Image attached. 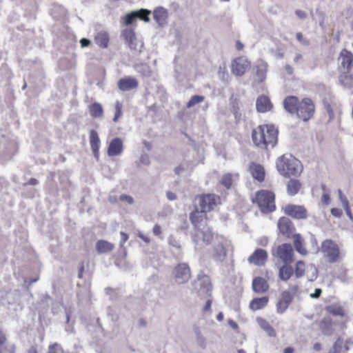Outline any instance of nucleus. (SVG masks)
<instances>
[{"instance_id":"60","label":"nucleus","mask_w":353,"mask_h":353,"mask_svg":"<svg viewBox=\"0 0 353 353\" xmlns=\"http://www.w3.org/2000/svg\"><path fill=\"white\" fill-rule=\"evenodd\" d=\"M321 201L325 205H328L330 202V197L329 194L324 192L321 196Z\"/></svg>"},{"instance_id":"9","label":"nucleus","mask_w":353,"mask_h":353,"mask_svg":"<svg viewBox=\"0 0 353 353\" xmlns=\"http://www.w3.org/2000/svg\"><path fill=\"white\" fill-rule=\"evenodd\" d=\"M272 254L279 258L283 263H292L293 262L294 250L291 244L283 243L276 248Z\"/></svg>"},{"instance_id":"43","label":"nucleus","mask_w":353,"mask_h":353,"mask_svg":"<svg viewBox=\"0 0 353 353\" xmlns=\"http://www.w3.org/2000/svg\"><path fill=\"white\" fill-rule=\"evenodd\" d=\"M137 12L134 10L127 13L123 17V23L125 26H131L137 17Z\"/></svg>"},{"instance_id":"28","label":"nucleus","mask_w":353,"mask_h":353,"mask_svg":"<svg viewBox=\"0 0 353 353\" xmlns=\"http://www.w3.org/2000/svg\"><path fill=\"white\" fill-rule=\"evenodd\" d=\"M268 63L263 60H259L255 66L256 68V77L258 82H262L266 78V74L268 70Z\"/></svg>"},{"instance_id":"26","label":"nucleus","mask_w":353,"mask_h":353,"mask_svg":"<svg viewBox=\"0 0 353 353\" xmlns=\"http://www.w3.org/2000/svg\"><path fill=\"white\" fill-rule=\"evenodd\" d=\"M226 249L222 243H218L214 246L212 257L216 262H223L226 257Z\"/></svg>"},{"instance_id":"11","label":"nucleus","mask_w":353,"mask_h":353,"mask_svg":"<svg viewBox=\"0 0 353 353\" xmlns=\"http://www.w3.org/2000/svg\"><path fill=\"white\" fill-rule=\"evenodd\" d=\"M294 294L290 290H284L281 292L280 299L276 303V312L279 314H284L292 303Z\"/></svg>"},{"instance_id":"35","label":"nucleus","mask_w":353,"mask_h":353,"mask_svg":"<svg viewBox=\"0 0 353 353\" xmlns=\"http://www.w3.org/2000/svg\"><path fill=\"white\" fill-rule=\"evenodd\" d=\"M230 105L234 118L236 119H239L241 116V113L240 112L241 103L239 99L234 94L230 98Z\"/></svg>"},{"instance_id":"42","label":"nucleus","mask_w":353,"mask_h":353,"mask_svg":"<svg viewBox=\"0 0 353 353\" xmlns=\"http://www.w3.org/2000/svg\"><path fill=\"white\" fill-rule=\"evenodd\" d=\"M294 272L296 278L302 277L305 274V262L303 261H298L296 263L295 270Z\"/></svg>"},{"instance_id":"4","label":"nucleus","mask_w":353,"mask_h":353,"mask_svg":"<svg viewBox=\"0 0 353 353\" xmlns=\"http://www.w3.org/2000/svg\"><path fill=\"white\" fill-rule=\"evenodd\" d=\"M194 289L200 296L209 297L212 295V286L210 277L201 271L194 281Z\"/></svg>"},{"instance_id":"48","label":"nucleus","mask_w":353,"mask_h":353,"mask_svg":"<svg viewBox=\"0 0 353 353\" xmlns=\"http://www.w3.org/2000/svg\"><path fill=\"white\" fill-rule=\"evenodd\" d=\"M122 108V104L119 101H117L115 103V113L112 119L114 122H117L119 119L123 115Z\"/></svg>"},{"instance_id":"10","label":"nucleus","mask_w":353,"mask_h":353,"mask_svg":"<svg viewBox=\"0 0 353 353\" xmlns=\"http://www.w3.org/2000/svg\"><path fill=\"white\" fill-rule=\"evenodd\" d=\"M284 213L295 219H305L307 218V211L303 205L288 204L284 208Z\"/></svg>"},{"instance_id":"34","label":"nucleus","mask_w":353,"mask_h":353,"mask_svg":"<svg viewBox=\"0 0 353 353\" xmlns=\"http://www.w3.org/2000/svg\"><path fill=\"white\" fill-rule=\"evenodd\" d=\"M251 173L252 177L259 181L262 182L265 179V171L264 168L260 164H254L251 167Z\"/></svg>"},{"instance_id":"58","label":"nucleus","mask_w":353,"mask_h":353,"mask_svg":"<svg viewBox=\"0 0 353 353\" xmlns=\"http://www.w3.org/2000/svg\"><path fill=\"white\" fill-rule=\"evenodd\" d=\"M121 240H120V247L123 248V244L128 241V234H126L124 232H121Z\"/></svg>"},{"instance_id":"17","label":"nucleus","mask_w":353,"mask_h":353,"mask_svg":"<svg viewBox=\"0 0 353 353\" xmlns=\"http://www.w3.org/2000/svg\"><path fill=\"white\" fill-rule=\"evenodd\" d=\"M123 150V144L121 138L116 137L111 140L108 148L107 153L109 157L120 155Z\"/></svg>"},{"instance_id":"3","label":"nucleus","mask_w":353,"mask_h":353,"mask_svg":"<svg viewBox=\"0 0 353 353\" xmlns=\"http://www.w3.org/2000/svg\"><path fill=\"white\" fill-rule=\"evenodd\" d=\"M274 200L275 195L272 192L261 190L256 192L255 197L252 199V203L257 204L262 213L269 214L276 210Z\"/></svg>"},{"instance_id":"5","label":"nucleus","mask_w":353,"mask_h":353,"mask_svg":"<svg viewBox=\"0 0 353 353\" xmlns=\"http://www.w3.org/2000/svg\"><path fill=\"white\" fill-rule=\"evenodd\" d=\"M195 233L192 236L195 244V249L201 250L203 245L210 243L212 239V234L207 225H203L201 229H195Z\"/></svg>"},{"instance_id":"30","label":"nucleus","mask_w":353,"mask_h":353,"mask_svg":"<svg viewBox=\"0 0 353 353\" xmlns=\"http://www.w3.org/2000/svg\"><path fill=\"white\" fill-rule=\"evenodd\" d=\"M269 301L268 296L254 298L250 303V308L254 311L264 308Z\"/></svg>"},{"instance_id":"6","label":"nucleus","mask_w":353,"mask_h":353,"mask_svg":"<svg viewBox=\"0 0 353 353\" xmlns=\"http://www.w3.org/2000/svg\"><path fill=\"white\" fill-rule=\"evenodd\" d=\"M314 104L312 99L304 98L298 105L296 108L297 117L303 121H307L314 115Z\"/></svg>"},{"instance_id":"15","label":"nucleus","mask_w":353,"mask_h":353,"mask_svg":"<svg viewBox=\"0 0 353 353\" xmlns=\"http://www.w3.org/2000/svg\"><path fill=\"white\" fill-rule=\"evenodd\" d=\"M216 197L214 194H208L202 195L199 199V205L203 212H210L216 206Z\"/></svg>"},{"instance_id":"33","label":"nucleus","mask_w":353,"mask_h":353,"mask_svg":"<svg viewBox=\"0 0 353 353\" xmlns=\"http://www.w3.org/2000/svg\"><path fill=\"white\" fill-rule=\"evenodd\" d=\"M294 241V246L296 252L302 255H306L307 254V250L303 245V239L300 234H294L292 235Z\"/></svg>"},{"instance_id":"14","label":"nucleus","mask_w":353,"mask_h":353,"mask_svg":"<svg viewBox=\"0 0 353 353\" xmlns=\"http://www.w3.org/2000/svg\"><path fill=\"white\" fill-rule=\"evenodd\" d=\"M118 88L123 92H128L137 89L139 86L138 80L132 77H125L119 80L117 83Z\"/></svg>"},{"instance_id":"51","label":"nucleus","mask_w":353,"mask_h":353,"mask_svg":"<svg viewBox=\"0 0 353 353\" xmlns=\"http://www.w3.org/2000/svg\"><path fill=\"white\" fill-rule=\"evenodd\" d=\"M1 353H14L15 345L14 344L8 345L6 344L3 347H1Z\"/></svg>"},{"instance_id":"44","label":"nucleus","mask_w":353,"mask_h":353,"mask_svg":"<svg viewBox=\"0 0 353 353\" xmlns=\"http://www.w3.org/2000/svg\"><path fill=\"white\" fill-rule=\"evenodd\" d=\"M194 332L196 336V341L200 347L202 348H204L205 347V337L201 334V330L199 327H194Z\"/></svg>"},{"instance_id":"16","label":"nucleus","mask_w":353,"mask_h":353,"mask_svg":"<svg viewBox=\"0 0 353 353\" xmlns=\"http://www.w3.org/2000/svg\"><path fill=\"white\" fill-rule=\"evenodd\" d=\"M249 66V62L243 57H238L233 60L232 63V71L236 76H242L245 72Z\"/></svg>"},{"instance_id":"63","label":"nucleus","mask_w":353,"mask_h":353,"mask_svg":"<svg viewBox=\"0 0 353 353\" xmlns=\"http://www.w3.org/2000/svg\"><path fill=\"white\" fill-rule=\"evenodd\" d=\"M80 44L81 48L88 47L90 44V41L86 38H82L80 40Z\"/></svg>"},{"instance_id":"24","label":"nucleus","mask_w":353,"mask_h":353,"mask_svg":"<svg viewBox=\"0 0 353 353\" xmlns=\"http://www.w3.org/2000/svg\"><path fill=\"white\" fill-rule=\"evenodd\" d=\"M252 287L255 292L263 294L268 290L269 285L265 279L256 276L252 281Z\"/></svg>"},{"instance_id":"18","label":"nucleus","mask_w":353,"mask_h":353,"mask_svg":"<svg viewBox=\"0 0 353 353\" xmlns=\"http://www.w3.org/2000/svg\"><path fill=\"white\" fill-rule=\"evenodd\" d=\"M153 17L159 26H163L168 23V12L165 8L159 6L154 10Z\"/></svg>"},{"instance_id":"23","label":"nucleus","mask_w":353,"mask_h":353,"mask_svg":"<svg viewBox=\"0 0 353 353\" xmlns=\"http://www.w3.org/2000/svg\"><path fill=\"white\" fill-rule=\"evenodd\" d=\"M256 108L259 112L264 113L272 108V104L268 97L261 95L256 99Z\"/></svg>"},{"instance_id":"12","label":"nucleus","mask_w":353,"mask_h":353,"mask_svg":"<svg viewBox=\"0 0 353 353\" xmlns=\"http://www.w3.org/2000/svg\"><path fill=\"white\" fill-rule=\"evenodd\" d=\"M279 232L288 239L292 236L293 231L295 230L292 221L285 216L281 217L277 223Z\"/></svg>"},{"instance_id":"62","label":"nucleus","mask_w":353,"mask_h":353,"mask_svg":"<svg viewBox=\"0 0 353 353\" xmlns=\"http://www.w3.org/2000/svg\"><path fill=\"white\" fill-rule=\"evenodd\" d=\"M153 234L155 236H160L161 234V228L159 225L155 224L152 230Z\"/></svg>"},{"instance_id":"54","label":"nucleus","mask_w":353,"mask_h":353,"mask_svg":"<svg viewBox=\"0 0 353 353\" xmlns=\"http://www.w3.org/2000/svg\"><path fill=\"white\" fill-rule=\"evenodd\" d=\"M339 199L342 203V205L343 208L349 205V201H348L347 199L346 198V196L345 195H343V194L342 193V191L341 190H339Z\"/></svg>"},{"instance_id":"38","label":"nucleus","mask_w":353,"mask_h":353,"mask_svg":"<svg viewBox=\"0 0 353 353\" xmlns=\"http://www.w3.org/2000/svg\"><path fill=\"white\" fill-rule=\"evenodd\" d=\"M340 83L346 88L353 87V73L347 71L341 74L339 77Z\"/></svg>"},{"instance_id":"32","label":"nucleus","mask_w":353,"mask_h":353,"mask_svg":"<svg viewBox=\"0 0 353 353\" xmlns=\"http://www.w3.org/2000/svg\"><path fill=\"white\" fill-rule=\"evenodd\" d=\"M114 245L105 240H99L96 243V250L99 254L110 252L114 249Z\"/></svg>"},{"instance_id":"52","label":"nucleus","mask_w":353,"mask_h":353,"mask_svg":"<svg viewBox=\"0 0 353 353\" xmlns=\"http://www.w3.org/2000/svg\"><path fill=\"white\" fill-rule=\"evenodd\" d=\"M140 164L148 165L150 164V157L148 154H142L139 158V161L138 163V165Z\"/></svg>"},{"instance_id":"21","label":"nucleus","mask_w":353,"mask_h":353,"mask_svg":"<svg viewBox=\"0 0 353 353\" xmlns=\"http://www.w3.org/2000/svg\"><path fill=\"white\" fill-rule=\"evenodd\" d=\"M319 328L323 335L331 336L334 333V322L330 316L324 317L319 323Z\"/></svg>"},{"instance_id":"47","label":"nucleus","mask_w":353,"mask_h":353,"mask_svg":"<svg viewBox=\"0 0 353 353\" xmlns=\"http://www.w3.org/2000/svg\"><path fill=\"white\" fill-rule=\"evenodd\" d=\"M221 183L222 185L225 187L227 189H230L232 186V176L231 174H224L221 180Z\"/></svg>"},{"instance_id":"57","label":"nucleus","mask_w":353,"mask_h":353,"mask_svg":"<svg viewBox=\"0 0 353 353\" xmlns=\"http://www.w3.org/2000/svg\"><path fill=\"white\" fill-rule=\"evenodd\" d=\"M120 200L122 201H125L129 204H132L134 203V199L131 196L127 194H121L120 196Z\"/></svg>"},{"instance_id":"22","label":"nucleus","mask_w":353,"mask_h":353,"mask_svg":"<svg viewBox=\"0 0 353 353\" xmlns=\"http://www.w3.org/2000/svg\"><path fill=\"white\" fill-rule=\"evenodd\" d=\"M190 220L195 229H201L203 225H206L205 212H195L190 214Z\"/></svg>"},{"instance_id":"49","label":"nucleus","mask_w":353,"mask_h":353,"mask_svg":"<svg viewBox=\"0 0 353 353\" xmlns=\"http://www.w3.org/2000/svg\"><path fill=\"white\" fill-rule=\"evenodd\" d=\"M168 243L169 245L174 248H176V250H181V244H180V242L175 238L172 235H170L168 238Z\"/></svg>"},{"instance_id":"19","label":"nucleus","mask_w":353,"mask_h":353,"mask_svg":"<svg viewBox=\"0 0 353 353\" xmlns=\"http://www.w3.org/2000/svg\"><path fill=\"white\" fill-rule=\"evenodd\" d=\"M121 37L131 50H137V39L133 30L128 28L123 30L121 32Z\"/></svg>"},{"instance_id":"45","label":"nucleus","mask_w":353,"mask_h":353,"mask_svg":"<svg viewBox=\"0 0 353 353\" xmlns=\"http://www.w3.org/2000/svg\"><path fill=\"white\" fill-rule=\"evenodd\" d=\"M205 97L202 95H194L192 96L189 101L186 104V107L188 108H192L196 104L202 102L204 100Z\"/></svg>"},{"instance_id":"56","label":"nucleus","mask_w":353,"mask_h":353,"mask_svg":"<svg viewBox=\"0 0 353 353\" xmlns=\"http://www.w3.org/2000/svg\"><path fill=\"white\" fill-rule=\"evenodd\" d=\"M330 212L332 215L337 218H340L343 214V211L341 209L336 208H332Z\"/></svg>"},{"instance_id":"27","label":"nucleus","mask_w":353,"mask_h":353,"mask_svg":"<svg viewBox=\"0 0 353 353\" xmlns=\"http://www.w3.org/2000/svg\"><path fill=\"white\" fill-rule=\"evenodd\" d=\"M299 103V99L294 96H288L285 97L283 101L285 110L290 114H294L296 112V108H298Z\"/></svg>"},{"instance_id":"40","label":"nucleus","mask_w":353,"mask_h":353,"mask_svg":"<svg viewBox=\"0 0 353 353\" xmlns=\"http://www.w3.org/2000/svg\"><path fill=\"white\" fill-rule=\"evenodd\" d=\"M327 312L332 314L333 316H344L345 312L341 306L336 305H328L325 307Z\"/></svg>"},{"instance_id":"25","label":"nucleus","mask_w":353,"mask_h":353,"mask_svg":"<svg viewBox=\"0 0 353 353\" xmlns=\"http://www.w3.org/2000/svg\"><path fill=\"white\" fill-rule=\"evenodd\" d=\"M339 59H341V64L343 68L350 71L352 67L353 54L346 49H343L340 53Z\"/></svg>"},{"instance_id":"53","label":"nucleus","mask_w":353,"mask_h":353,"mask_svg":"<svg viewBox=\"0 0 353 353\" xmlns=\"http://www.w3.org/2000/svg\"><path fill=\"white\" fill-rule=\"evenodd\" d=\"M296 39L301 43L303 46H309L310 45V41L303 37V35L301 32L296 33Z\"/></svg>"},{"instance_id":"36","label":"nucleus","mask_w":353,"mask_h":353,"mask_svg":"<svg viewBox=\"0 0 353 353\" xmlns=\"http://www.w3.org/2000/svg\"><path fill=\"white\" fill-rule=\"evenodd\" d=\"M95 43L101 48H105L108 46L109 43V35L108 32L105 31H101L97 32L94 37Z\"/></svg>"},{"instance_id":"46","label":"nucleus","mask_w":353,"mask_h":353,"mask_svg":"<svg viewBox=\"0 0 353 353\" xmlns=\"http://www.w3.org/2000/svg\"><path fill=\"white\" fill-rule=\"evenodd\" d=\"M323 105L324 109L326 110L327 113L329 115V120H332L334 118V113L330 101L327 99H324L323 100Z\"/></svg>"},{"instance_id":"20","label":"nucleus","mask_w":353,"mask_h":353,"mask_svg":"<svg viewBox=\"0 0 353 353\" xmlns=\"http://www.w3.org/2000/svg\"><path fill=\"white\" fill-rule=\"evenodd\" d=\"M90 144L94 157L98 160L99 158L100 139L98 133L94 130L90 131Z\"/></svg>"},{"instance_id":"7","label":"nucleus","mask_w":353,"mask_h":353,"mask_svg":"<svg viewBox=\"0 0 353 353\" xmlns=\"http://www.w3.org/2000/svg\"><path fill=\"white\" fill-rule=\"evenodd\" d=\"M321 251L325 254V257L330 263H335L339 256V248L331 239H326L322 242Z\"/></svg>"},{"instance_id":"2","label":"nucleus","mask_w":353,"mask_h":353,"mask_svg":"<svg viewBox=\"0 0 353 353\" xmlns=\"http://www.w3.org/2000/svg\"><path fill=\"white\" fill-rule=\"evenodd\" d=\"M279 173L285 178L297 176L302 172L301 161L290 154L281 156L276 162Z\"/></svg>"},{"instance_id":"64","label":"nucleus","mask_w":353,"mask_h":353,"mask_svg":"<svg viewBox=\"0 0 353 353\" xmlns=\"http://www.w3.org/2000/svg\"><path fill=\"white\" fill-rule=\"evenodd\" d=\"M166 197L170 201H174L177 198L176 194L174 192L170 191L166 192Z\"/></svg>"},{"instance_id":"31","label":"nucleus","mask_w":353,"mask_h":353,"mask_svg":"<svg viewBox=\"0 0 353 353\" xmlns=\"http://www.w3.org/2000/svg\"><path fill=\"white\" fill-rule=\"evenodd\" d=\"M256 322L261 328L264 330L269 336L275 337L276 336L274 328L265 319L262 317H257Z\"/></svg>"},{"instance_id":"59","label":"nucleus","mask_w":353,"mask_h":353,"mask_svg":"<svg viewBox=\"0 0 353 353\" xmlns=\"http://www.w3.org/2000/svg\"><path fill=\"white\" fill-rule=\"evenodd\" d=\"M321 293H322L321 289H320V288H315L314 292L311 293L310 294V296L312 299H319L321 296Z\"/></svg>"},{"instance_id":"37","label":"nucleus","mask_w":353,"mask_h":353,"mask_svg":"<svg viewBox=\"0 0 353 353\" xmlns=\"http://www.w3.org/2000/svg\"><path fill=\"white\" fill-rule=\"evenodd\" d=\"M301 187V183L298 179H291L287 184V192L290 196L296 194Z\"/></svg>"},{"instance_id":"41","label":"nucleus","mask_w":353,"mask_h":353,"mask_svg":"<svg viewBox=\"0 0 353 353\" xmlns=\"http://www.w3.org/2000/svg\"><path fill=\"white\" fill-rule=\"evenodd\" d=\"M135 12H137V19H139L140 20H142L145 22H149L150 19V15L151 14V11L148 10V9H145V8H141L139 10H134Z\"/></svg>"},{"instance_id":"39","label":"nucleus","mask_w":353,"mask_h":353,"mask_svg":"<svg viewBox=\"0 0 353 353\" xmlns=\"http://www.w3.org/2000/svg\"><path fill=\"white\" fill-rule=\"evenodd\" d=\"M89 111L92 117L99 118L103 115V109L99 103L94 102L89 106Z\"/></svg>"},{"instance_id":"1","label":"nucleus","mask_w":353,"mask_h":353,"mask_svg":"<svg viewBox=\"0 0 353 353\" xmlns=\"http://www.w3.org/2000/svg\"><path fill=\"white\" fill-rule=\"evenodd\" d=\"M279 130L272 124L260 125L252 132L253 143L258 147L274 148L278 143Z\"/></svg>"},{"instance_id":"29","label":"nucleus","mask_w":353,"mask_h":353,"mask_svg":"<svg viewBox=\"0 0 353 353\" xmlns=\"http://www.w3.org/2000/svg\"><path fill=\"white\" fill-rule=\"evenodd\" d=\"M291 263H284L279 270V278L283 281H288L294 274Z\"/></svg>"},{"instance_id":"50","label":"nucleus","mask_w":353,"mask_h":353,"mask_svg":"<svg viewBox=\"0 0 353 353\" xmlns=\"http://www.w3.org/2000/svg\"><path fill=\"white\" fill-rule=\"evenodd\" d=\"M343 339L341 338H338L336 341L333 344L330 350L336 351V352H341L343 345Z\"/></svg>"},{"instance_id":"13","label":"nucleus","mask_w":353,"mask_h":353,"mask_svg":"<svg viewBox=\"0 0 353 353\" xmlns=\"http://www.w3.org/2000/svg\"><path fill=\"white\" fill-rule=\"evenodd\" d=\"M268 252L266 250L257 248L255 251L248 257V261L250 263H253L258 266L265 265L268 260Z\"/></svg>"},{"instance_id":"8","label":"nucleus","mask_w":353,"mask_h":353,"mask_svg":"<svg viewBox=\"0 0 353 353\" xmlns=\"http://www.w3.org/2000/svg\"><path fill=\"white\" fill-rule=\"evenodd\" d=\"M172 274L176 283H185L190 279V267L187 263H179L173 270Z\"/></svg>"},{"instance_id":"55","label":"nucleus","mask_w":353,"mask_h":353,"mask_svg":"<svg viewBox=\"0 0 353 353\" xmlns=\"http://www.w3.org/2000/svg\"><path fill=\"white\" fill-rule=\"evenodd\" d=\"M59 349H61L60 345L57 343H55L49 346L48 353H57Z\"/></svg>"},{"instance_id":"61","label":"nucleus","mask_w":353,"mask_h":353,"mask_svg":"<svg viewBox=\"0 0 353 353\" xmlns=\"http://www.w3.org/2000/svg\"><path fill=\"white\" fill-rule=\"evenodd\" d=\"M296 15L301 19H304L307 17V14L305 11L301 10H296L295 11Z\"/></svg>"}]
</instances>
